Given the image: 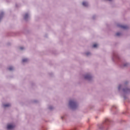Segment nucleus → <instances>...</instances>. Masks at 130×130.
<instances>
[{
  "label": "nucleus",
  "instance_id": "1",
  "mask_svg": "<svg viewBox=\"0 0 130 130\" xmlns=\"http://www.w3.org/2000/svg\"><path fill=\"white\" fill-rule=\"evenodd\" d=\"M69 106L71 109L75 110L78 108L79 104H78L77 101L75 100H71L69 101Z\"/></svg>",
  "mask_w": 130,
  "mask_h": 130
},
{
  "label": "nucleus",
  "instance_id": "2",
  "mask_svg": "<svg viewBox=\"0 0 130 130\" xmlns=\"http://www.w3.org/2000/svg\"><path fill=\"white\" fill-rule=\"evenodd\" d=\"M92 78L93 77H92V75H91L90 74H86L84 76V79L85 80H87V81H91Z\"/></svg>",
  "mask_w": 130,
  "mask_h": 130
},
{
  "label": "nucleus",
  "instance_id": "3",
  "mask_svg": "<svg viewBox=\"0 0 130 130\" xmlns=\"http://www.w3.org/2000/svg\"><path fill=\"white\" fill-rule=\"evenodd\" d=\"M117 27L119 28H121L122 29H124V30H127L128 29V26L127 25H122L121 24H117Z\"/></svg>",
  "mask_w": 130,
  "mask_h": 130
},
{
  "label": "nucleus",
  "instance_id": "4",
  "mask_svg": "<svg viewBox=\"0 0 130 130\" xmlns=\"http://www.w3.org/2000/svg\"><path fill=\"white\" fill-rule=\"evenodd\" d=\"M122 91L124 94H129L130 88H128L127 87H125L123 88Z\"/></svg>",
  "mask_w": 130,
  "mask_h": 130
},
{
  "label": "nucleus",
  "instance_id": "5",
  "mask_svg": "<svg viewBox=\"0 0 130 130\" xmlns=\"http://www.w3.org/2000/svg\"><path fill=\"white\" fill-rule=\"evenodd\" d=\"M114 58H119V56H118V55L115 52H114L113 53V57H112L113 61H114Z\"/></svg>",
  "mask_w": 130,
  "mask_h": 130
},
{
  "label": "nucleus",
  "instance_id": "6",
  "mask_svg": "<svg viewBox=\"0 0 130 130\" xmlns=\"http://www.w3.org/2000/svg\"><path fill=\"white\" fill-rule=\"evenodd\" d=\"M15 127V126L14 125L12 124H8L7 125V129H13Z\"/></svg>",
  "mask_w": 130,
  "mask_h": 130
},
{
  "label": "nucleus",
  "instance_id": "7",
  "mask_svg": "<svg viewBox=\"0 0 130 130\" xmlns=\"http://www.w3.org/2000/svg\"><path fill=\"white\" fill-rule=\"evenodd\" d=\"M28 18H29V14H28V13H26L24 16V19L25 21H27Z\"/></svg>",
  "mask_w": 130,
  "mask_h": 130
},
{
  "label": "nucleus",
  "instance_id": "8",
  "mask_svg": "<svg viewBox=\"0 0 130 130\" xmlns=\"http://www.w3.org/2000/svg\"><path fill=\"white\" fill-rule=\"evenodd\" d=\"M82 5L84 7H88V4L86 2H84L82 3Z\"/></svg>",
  "mask_w": 130,
  "mask_h": 130
},
{
  "label": "nucleus",
  "instance_id": "9",
  "mask_svg": "<svg viewBox=\"0 0 130 130\" xmlns=\"http://www.w3.org/2000/svg\"><path fill=\"white\" fill-rule=\"evenodd\" d=\"M4 108H6V107H10V106H11V104H4L3 105Z\"/></svg>",
  "mask_w": 130,
  "mask_h": 130
},
{
  "label": "nucleus",
  "instance_id": "10",
  "mask_svg": "<svg viewBox=\"0 0 130 130\" xmlns=\"http://www.w3.org/2000/svg\"><path fill=\"white\" fill-rule=\"evenodd\" d=\"M4 17V12H2L0 14V21L2 19H3V17Z\"/></svg>",
  "mask_w": 130,
  "mask_h": 130
},
{
  "label": "nucleus",
  "instance_id": "11",
  "mask_svg": "<svg viewBox=\"0 0 130 130\" xmlns=\"http://www.w3.org/2000/svg\"><path fill=\"white\" fill-rule=\"evenodd\" d=\"M129 66V64L128 63H125L122 66V68L123 67H127Z\"/></svg>",
  "mask_w": 130,
  "mask_h": 130
},
{
  "label": "nucleus",
  "instance_id": "12",
  "mask_svg": "<svg viewBox=\"0 0 130 130\" xmlns=\"http://www.w3.org/2000/svg\"><path fill=\"white\" fill-rule=\"evenodd\" d=\"M28 61V58H24L22 59V62H27Z\"/></svg>",
  "mask_w": 130,
  "mask_h": 130
},
{
  "label": "nucleus",
  "instance_id": "13",
  "mask_svg": "<svg viewBox=\"0 0 130 130\" xmlns=\"http://www.w3.org/2000/svg\"><path fill=\"white\" fill-rule=\"evenodd\" d=\"M8 70L9 71H13V70H14V68L13 67H10L9 68H8Z\"/></svg>",
  "mask_w": 130,
  "mask_h": 130
},
{
  "label": "nucleus",
  "instance_id": "14",
  "mask_svg": "<svg viewBox=\"0 0 130 130\" xmlns=\"http://www.w3.org/2000/svg\"><path fill=\"white\" fill-rule=\"evenodd\" d=\"M86 55H87V56H89V55H91V53L90 52H87L85 53Z\"/></svg>",
  "mask_w": 130,
  "mask_h": 130
},
{
  "label": "nucleus",
  "instance_id": "15",
  "mask_svg": "<svg viewBox=\"0 0 130 130\" xmlns=\"http://www.w3.org/2000/svg\"><path fill=\"white\" fill-rule=\"evenodd\" d=\"M49 109L50 110H52V109H53V107H52V106H50L49 107Z\"/></svg>",
  "mask_w": 130,
  "mask_h": 130
},
{
  "label": "nucleus",
  "instance_id": "16",
  "mask_svg": "<svg viewBox=\"0 0 130 130\" xmlns=\"http://www.w3.org/2000/svg\"><path fill=\"white\" fill-rule=\"evenodd\" d=\"M116 35V36H120V35H121V33H120V32H117Z\"/></svg>",
  "mask_w": 130,
  "mask_h": 130
},
{
  "label": "nucleus",
  "instance_id": "17",
  "mask_svg": "<svg viewBox=\"0 0 130 130\" xmlns=\"http://www.w3.org/2000/svg\"><path fill=\"white\" fill-rule=\"evenodd\" d=\"M121 87H122V85L120 84L119 85V86H118V90H119V91L120 90V89H121Z\"/></svg>",
  "mask_w": 130,
  "mask_h": 130
},
{
  "label": "nucleus",
  "instance_id": "18",
  "mask_svg": "<svg viewBox=\"0 0 130 130\" xmlns=\"http://www.w3.org/2000/svg\"><path fill=\"white\" fill-rule=\"evenodd\" d=\"M127 84H128V82L127 81L125 82L124 83V86H126Z\"/></svg>",
  "mask_w": 130,
  "mask_h": 130
},
{
  "label": "nucleus",
  "instance_id": "19",
  "mask_svg": "<svg viewBox=\"0 0 130 130\" xmlns=\"http://www.w3.org/2000/svg\"><path fill=\"white\" fill-rule=\"evenodd\" d=\"M114 108H115V109H116V108H117L116 106H113L112 107V109H114Z\"/></svg>",
  "mask_w": 130,
  "mask_h": 130
},
{
  "label": "nucleus",
  "instance_id": "20",
  "mask_svg": "<svg viewBox=\"0 0 130 130\" xmlns=\"http://www.w3.org/2000/svg\"><path fill=\"white\" fill-rule=\"evenodd\" d=\"M23 49H24V47H20V50H23Z\"/></svg>",
  "mask_w": 130,
  "mask_h": 130
},
{
  "label": "nucleus",
  "instance_id": "21",
  "mask_svg": "<svg viewBox=\"0 0 130 130\" xmlns=\"http://www.w3.org/2000/svg\"><path fill=\"white\" fill-rule=\"evenodd\" d=\"M93 47H97V44H95L93 45Z\"/></svg>",
  "mask_w": 130,
  "mask_h": 130
},
{
  "label": "nucleus",
  "instance_id": "22",
  "mask_svg": "<svg viewBox=\"0 0 130 130\" xmlns=\"http://www.w3.org/2000/svg\"><path fill=\"white\" fill-rule=\"evenodd\" d=\"M95 18H96V16H95V15H94V16L92 17V19H93V20H94V19H95Z\"/></svg>",
  "mask_w": 130,
  "mask_h": 130
},
{
  "label": "nucleus",
  "instance_id": "23",
  "mask_svg": "<svg viewBox=\"0 0 130 130\" xmlns=\"http://www.w3.org/2000/svg\"><path fill=\"white\" fill-rule=\"evenodd\" d=\"M35 103H36L37 102V101H34Z\"/></svg>",
  "mask_w": 130,
  "mask_h": 130
},
{
  "label": "nucleus",
  "instance_id": "24",
  "mask_svg": "<svg viewBox=\"0 0 130 130\" xmlns=\"http://www.w3.org/2000/svg\"><path fill=\"white\" fill-rule=\"evenodd\" d=\"M106 121H108V119H106Z\"/></svg>",
  "mask_w": 130,
  "mask_h": 130
},
{
  "label": "nucleus",
  "instance_id": "25",
  "mask_svg": "<svg viewBox=\"0 0 130 130\" xmlns=\"http://www.w3.org/2000/svg\"><path fill=\"white\" fill-rule=\"evenodd\" d=\"M125 113H127L126 112H124L123 114H125Z\"/></svg>",
  "mask_w": 130,
  "mask_h": 130
},
{
  "label": "nucleus",
  "instance_id": "26",
  "mask_svg": "<svg viewBox=\"0 0 130 130\" xmlns=\"http://www.w3.org/2000/svg\"><path fill=\"white\" fill-rule=\"evenodd\" d=\"M109 2H111V1H112V0H108Z\"/></svg>",
  "mask_w": 130,
  "mask_h": 130
},
{
  "label": "nucleus",
  "instance_id": "27",
  "mask_svg": "<svg viewBox=\"0 0 130 130\" xmlns=\"http://www.w3.org/2000/svg\"><path fill=\"white\" fill-rule=\"evenodd\" d=\"M124 99H125V96H124Z\"/></svg>",
  "mask_w": 130,
  "mask_h": 130
}]
</instances>
